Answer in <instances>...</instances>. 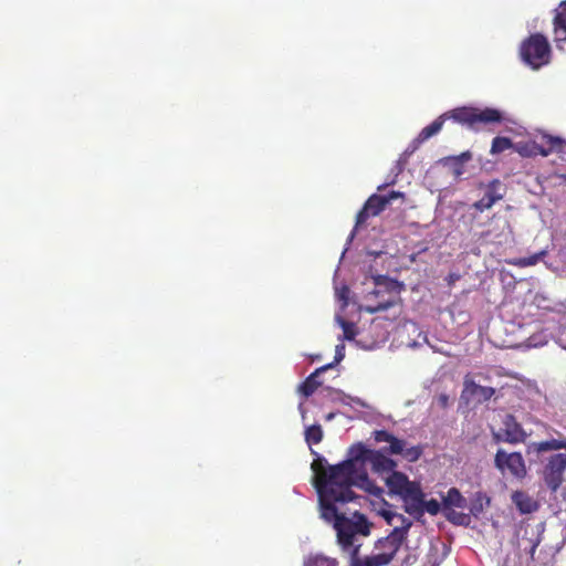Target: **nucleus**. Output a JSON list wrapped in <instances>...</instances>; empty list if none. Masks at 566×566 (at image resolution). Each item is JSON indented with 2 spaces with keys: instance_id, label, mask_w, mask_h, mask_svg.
<instances>
[{
  "instance_id": "9d476101",
  "label": "nucleus",
  "mask_w": 566,
  "mask_h": 566,
  "mask_svg": "<svg viewBox=\"0 0 566 566\" xmlns=\"http://www.w3.org/2000/svg\"><path fill=\"white\" fill-rule=\"evenodd\" d=\"M368 303L363 306V310L369 314L386 311L398 304L399 296L397 292H384L381 290H374L367 297Z\"/></svg>"
},
{
  "instance_id": "6ab92c4d",
  "label": "nucleus",
  "mask_w": 566,
  "mask_h": 566,
  "mask_svg": "<svg viewBox=\"0 0 566 566\" xmlns=\"http://www.w3.org/2000/svg\"><path fill=\"white\" fill-rule=\"evenodd\" d=\"M332 367L333 364L329 363L325 366L317 368L314 373L306 377V379L298 386V391L306 398L312 396L315 392V390L321 386V381L317 380L318 375Z\"/></svg>"
},
{
  "instance_id": "473e14b6",
  "label": "nucleus",
  "mask_w": 566,
  "mask_h": 566,
  "mask_svg": "<svg viewBox=\"0 0 566 566\" xmlns=\"http://www.w3.org/2000/svg\"><path fill=\"white\" fill-rule=\"evenodd\" d=\"M345 357V346L343 344L336 346V354H335V361L332 363L338 364L340 360H343Z\"/></svg>"
},
{
  "instance_id": "f704fd0d",
  "label": "nucleus",
  "mask_w": 566,
  "mask_h": 566,
  "mask_svg": "<svg viewBox=\"0 0 566 566\" xmlns=\"http://www.w3.org/2000/svg\"><path fill=\"white\" fill-rule=\"evenodd\" d=\"M438 403L440 407L442 408H447L448 405H449V397L448 395L446 394H441L439 397H438Z\"/></svg>"
},
{
  "instance_id": "72a5a7b5",
  "label": "nucleus",
  "mask_w": 566,
  "mask_h": 566,
  "mask_svg": "<svg viewBox=\"0 0 566 566\" xmlns=\"http://www.w3.org/2000/svg\"><path fill=\"white\" fill-rule=\"evenodd\" d=\"M387 201H388V205L394 200V199H397V198H405V193L403 192H400V191H390L388 195H384L382 196Z\"/></svg>"
},
{
  "instance_id": "20e7f679",
  "label": "nucleus",
  "mask_w": 566,
  "mask_h": 566,
  "mask_svg": "<svg viewBox=\"0 0 566 566\" xmlns=\"http://www.w3.org/2000/svg\"><path fill=\"white\" fill-rule=\"evenodd\" d=\"M444 119H452L470 129H478L481 125L501 123L503 115L495 108H479L471 106H462L453 108L443 114Z\"/></svg>"
},
{
  "instance_id": "6e6552de",
  "label": "nucleus",
  "mask_w": 566,
  "mask_h": 566,
  "mask_svg": "<svg viewBox=\"0 0 566 566\" xmlns=\"http://www.w3.org/2000/svg\"><path fill=\"white\" fill-rule=\"evenodd\" d=\"M502 423L503 427L492 434L495 442L518 444L526 441L528 434L513 415H506Z\"/></svg>"
},
{
  "instance_id": "0eeeda50",
  "label": "nucleus",
  "mask_w": 566,
  "mask_h": 566,
  "mask_svg": "<svg viewBox=\"0 0 566 566\" xmlns=\"http://www.w3.org/2000/svg\"><path fill=\"white\" fill-rule=\"evenodd\" d=\"M479 189L483 190V196L472 205V208L479 212L490 210L506 193V187L500 179H492L488 184L480 182Z\"/></svg>"
},
{
  "instance_id": "423d86ee",
  "label": "nucleus",
  "mask_w": 566,
  "mask_h": 566,
  "mask_svg": "<svg viewBox=\"0 0 566 566\" xmlns=\"http://www.w3.org/2000/svg\"><path fill=\"white\" fill-rule=\"evenodd\" d=\"M374 439L376 442H388L389 447H385L381 450L389 454H401L407 461L416 462L422 455V448L420 446H413L406 448V441L398 439L392 433L386 430L374 431Z\"/></svg>"
},
{
  "instance_id": "a878e982",
  "label": "nucleus",
  "mask_w": 566,
  "mask_h": 566,
  "mask_svg": "<svg viewBox=\"0 0 566 566\" xmlns=\"http://www.w3.org/2000/svg\"><path fill=\"white\" fill-rule=\"evenodd\" d=\"M472 158V154L470 151H463L461 153L460 155L458 156H450V157H447L444 160L447 163H451L454 167H455V174L457 175H460L462 171L460 169V167L471 160Z\"/></svg>"
},
{
  "instance_id": "393cba45",
  "label": "nucleus",
  "mask_w": 566,
  "mask_h": 566,
  "mask_svg": "<svg viewBox=\"0 0 566 566\" xmlns=\"http://www.w3.org/2000/svg\"><path fill=\"white\" fill-rule=\"evenodd\" d=\"M323 440V430L319 424H312L305 429V441L308 446L318 444Z\"/></svg>"
},
{
  "instance_id": "7ed1b4c3",
  "label": "nucleus",
  "mask_w": 566,
  "mask_h": 566,
  "mask_svg": "<svg viewBox=\"0 0 566 566\" xmlns=\"http://www.w3.org/2000/svg\"><path fill=\"white\" fill-rule=\"evenodd\" d=\"M532 448L536 453L558 450L566 451V437L564 439H551L541 442H534ZM565 473L566 452L553 453L545 458L543 461L541 476L549 491L556 492L562 486L565 481Z\"/></svg>"
},
{
  "instance_id": "c9c22d12",
  "label": "nucleus",
  "mask_w": 566,
  "mask_h": 566,
  "mask_svg": "<svg viewBox=\"0 0 566 566\" xmlns=\"http://www.w3.org/2000/svg\"><path fill=\"white\" fill-rule=\"evenodd\" d=\"M334 418V415L333 413H329L326 416V420H332Z\"/></svg>"
},
{
  "instance_id": "1a4fd4ad",
  "label": "nucleus",
  "mask_w": 566,
  "mask_h": 566,
  "mask_svg": "<svg viewBox=\"0 0 566 566\" xmlns=\"http://www.w3.org/2000/svg\"><path fill=\"white\" fill-rule=\"evenodd\" d=\"M494 464L500 471L507 470L514 478L524 479L527 474L525 460L521 452L506 453L499 449L494 457Z\"/></svg>"
},
{
  "instance_id": "bb28decb",
  "label": "nucleus",
  "mask_w": 566,
  "mask_h": 566,
  "mask_svg": "<svg viewBox=\"0 0 566 566\" xmlns=\"http://www.w3.org/2000/svg\"><path fill=\"white\" fill-rule=\"evenodd\" d=\"M305 566H339V563L335 558L316 555L308 558V560L305 563Z\"/></svg>"
},
{
  "instance_id": "39448f33",
  "label": "nucleus",
  "mask_w": 566,
  "mask_h": 566,
  "mask_svg": "<svg viewBox=\"0 0 566 566\" xmlns=\"http://www.w3.org/2000/svg\"><path fill=\"white\" fill-rule=\"evenodd\" d=\"M520 57L532 70H539L551 62L552 49L547 38L542 33H533L520 45Z\"/></svg>"
},
{
  "instance_id": "f8f14e48",
  "label": "nucleus",
  "mask_w": 566,
  "mask_h": 566,
  "mask_svg": "<svg viewBox=\"0 0 566 566\" xmlns=\"http://www.w3.org/2000/svg\"><path fill=\"white\" fill-rule=\"evenodd\" d=\"M387 206L388 201L384 197L379 195H371L358 211L355 228L363 226L368 218L378 216Z\"/></svg>"
},
{
  "instance_id": "c85d7f7f",
  "label": "nucleus",
  "mask_w": 566,
  "mask_h": 566,
  "mask_svg": "<svg viewBox=\"0 0 566 566\" xmlns=\"http://www.w3.org/2000/svg\"><path fill=\"white\" fill-rule=\"evenodd\" d=\"M441 510V504L434 500V499H431L429 501H426L423 499V504L421 505V515L424 513V512H428L430 515H437Z\"/></svg>"
},
{
  "instance_id": "4468645a",
  "label": "nucleus",
  "mask_w": 566,
  "mask_h": 566,
  "mask_svg": "<svg viewBox=\"0 0 566 566\" xmlns=\"http://www.w3.org/2000/svg\"><path fill=\"white\" fill-rule=\"evenodd\" d=\"M463 387L462 395L474 397L480 403L490 400L495 394L493 387L481 386L468 377L464 378Z\"/></svg>"
},
{
  "instance_id": "9b49d317",
  "label": "nucleus",
  "mask_w": 566,
  "mask_h": 566,
  "mask_svg": "<svg viewBox=\"0 0 566 566\" xmlns=\"http://www.w3.org/2000/svg\"><path fill=\"white\" fill-rule=\"evenodd\" d=\"M405 502L406 512L410 515H421V505L423 504L424 493L416 482L409 483L400 495Z\"/></svg>"
},
{
  "instance_id": "a211bd4d",
  "label": "nucleus",
  "mask_w": 566,
  "mask_h": 566,
  "mask_svg": "<svg viewBox=\"0 0 566 566\" xmlns=\"http://www.w3.org/2000/svg\"><path fill=\"white\" fill-rule=\"evenodd\" d=\"M410 524L403 527H395L391 533L385 538L384 547L388 549L389 553H392L395 556L402 545L403 541L407 538V532Z\"/></svg>"
},
{
  "instance_id": "2f4dec72",
  "label": "nucleus",
  "mask_w": 566,
  "mask_h": 566,
  "mask_svg": "<svg viewBox=\"0 0 566 566\" xmlns=\"http://www.w3.org/2000/svg\"><path fill=\"white\" fill-rule=\"evenodd\" d=\"M446 517L454 523V524H458V525H461L463 524V520L467 517L464 514L462 513H457L454 511H450V512H446Z\"/></svg>"
},
{
  "instance_id": "cd10ccee",
  "label": "nucleus",
  "mask_w": 566,
  "mask_h": 566,
  "mask_svg": "<svg viewBox=\"0 0 566 566\" xmlns=\"http://www.w3.org/2000/svg\"><path fill=\"white\" fill-rule=\"evenodd\" d=\"M392 553L388 551L385 553L367 556L366 558L371 563L373 566H387L394 559Z\"/></svg>"
},
{
  "instance_id": "aec40b11",
  "label": "nucleus",
  "mask_w": 566,
  "mask_h": 566,
  "mask_svg": "<svg viewBox=\"0 0 566 566\" xmlns=\"http://www.w3.org/2000/svg\"><path fill=\"white\" fill-rule=\"evenodd\" d=\"M553 24L555 41H566V0L560 2L558 8L556 9V14L554 17Z\"/></svg>"
},
{
  "instance_id": "2eb2a0df",
  "label": "nucleus",
  "mask_w": 566,
  "mask_h": 566,
  "mask_svg": "<svg viewBox=\"0 0 566 566\" xmlns=\"http://www.w3.org/2000/svg\"><path fill=\"white\" fill-rule=\"evenodd\" d=\"M513 504L521 514H531L538 510L539 504L524 491H514L511 495Z\"/></svg>"
},
{
  "instance_id": "412c9836",
  "label": "nucleus",
  "mask_w": 566,
  "mask_h": 566,
  "mask_svg": "<svg viewBox=\"0 0 566 566\" xmlns=\"http://www.w3.org/2000/svg\"><path fill=\"white\" fill-rule=\"evenodd\" d=\"M390 475L387 478L386 482L391 493L401 495L405 489L409 485L410 481L408 476L398 471L389 472Z\"/></svg>"
},
{
  "instance_id": "f03ea898",
  "label": "nucleus",
  "mask_w": 566,
  "mask_h": 566,
  "mask_svg": "<svg viewBox=\"0 0 566 566\" xmlns=\"http://www.w3.org/2000/svg\"><path fill=\"white\" fill-rule=\"evenodd\" d=\"M387 454L384 450H371L358 442L348 449L347 459L340 463L329 465L324 458L317 457L311 468L314 474L335 484L347 489L356 486L373 495H379L381 489L368 478L366 464L369 463L375 473H389L396 469L397 463Z\"/></svg>"
},
{
  "instance_id": "7c9ffc66",
  "label": "nucleus",
  "mask_w": 566,
  "mask_h": 566,
  "mask_svg": "<svg viewBox=\"0 0 566 566\" xmlns=\"http://www.w3.org/2000/svg\"><path fill=\"white\" fill-rule=\"evenodd\" d=\"M349 557V566H373L366 557L360 558L359 553L350 554Z\"/></svg>"
},
{
  "instance_id": "f257e3e1",
  "label": "nucleus",
  "mask_w": 566,
  "mask_h": 566,
  "mask_svg": "<svg viewBox=\"0 0 566 566\" xmlns=\"http://www.w3.org/2000/svg\"><path fill=\"white\" fill-rule=\"evenodd\" d=\"M313 485L318 495L321 517L333 525L342 551L349 555L359 553L361 544L358 541L360 537L369 536L373 524L366 515L357 511L350 516L339 511V505L356 497L353 490L316 474L313 478Z\"/></svg>"
},
{
  "instance_id": "ddd939ff",
  "label": "nucleus",
  "mask_w": 566,
  "mask_h": 566,
  "mask_svg": "<svg viewBox=\"0 0 566 566\" xmlns=\"http://www.w3.org/2000/svg\"><path fill=\"white\" fill-rule=\"evenodd\" d=\"M531 147L532 149L527 155H541L546 157L552 153L562 151L564 142L560 137L545 134L541 137L539 142H534Z\"/></svg>"
},
{
  "instance_id": "b1692460",
  "label": "nucleus",
  "mask_w": 566,
  "mask_h": 566,
  "mask_svg": "<svg viewBox=\"0 0 566 566\" xmlns=\"http://www.w3.org/2000/svg\"><path fill=\"white\" fill-rule=\"evenodd\" d=\"M513 147V142L509 137L496 136L492 140L491 150L492 155L501 154Z\"/></svg>"
},
{
  "instance_id": "4be33fe9",
  "label": "nucleus",
  "mask_w": 566,
  "mask_h": 566,
  "mask_svg": "<svg viewBox=\"0 0 566 566\" xmlns=\"http://www.w3.org/2000/svg\"><path fill=\"white\" fill-rule=\"evenodd\" d=\"M442 505L444 511H448L451 507L464 509L467 500L457 488H451L447 495L442 497Z\"/></svg>"
},
{
  "instance_id": "f3484780",
  "label": "nucleus",
  "mask_w": 566,
  "mask_h": 566,
  "mask_svg": "<svg viewBox=\"0 0 566 566\" xmlns=\"http://www.w3.org/2000/svg\"><path fill=\"white\" fill-rule=\"evenodd\" d=\"M446 119L443 114L436 118L430 125L423 127L418 136L412 140V150L417 149L422 143L437 135L443 127Z\"/></svg>"
},
{
  "instance_id": "dca6fc26",
  "label": "nucleus",
  "mask_w": 566,
  "mask_h": 566,
  "mask_svg": "<svg viewBox=\"0 0 566 566\" xmlns=\"http://www.w3.org/2000/svg\"><path fill=\"white\" fill-rule=\"evenodd\" d=\"M512 233L513 231L510 222L507 220H503L501 226H497L496 229H488L483 232L482 237L494 244H504L509 242Z\"/></svg>"
},
{
  "instance_id": "c756f323",
  "label": "nucleus",
  "mask_w": 566,
  "mask_h": 566,
  "mask_svg": "<svg viewBox=\"0 0 566 566\" xmlns=\"http://www.w3.org/2000/svg\"><path fill=\"white\" fill-rule=\"evenodd\" d=\"M340 326L343 328V338L347 340H352L356 336V326L354 323L340 319Z\"/></svg>"
},
{
  "instance_id": "5701e85b",
  "label": "nucleus",
  "mask_w": 566,
  "mask_h": 566,
  "mask_svg": "<svg viewBox=\"0 0 566 566\" xmlns=\"http://www.w3.org/2000/svg\"><path fill=\"white\" fill-rule=\"evenodd\" d=\"M547 254L546 250H542L537 253H534L530 256L524 258H514L507 261L509 264L517 266V268H527L536 265L539 261H542Z\"/></svg>"
}]
</instances>
